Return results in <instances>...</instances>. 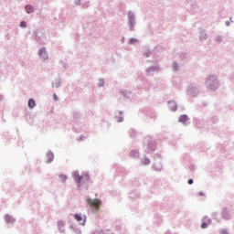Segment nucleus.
<instances>
[{"mask_svg": "<svg viewBox=\"0 0 234 234\" xmlns=\"http://www.w3.org/2000/svg\"><path fill=\"white\" fill-rule=\"evenodd\" d=\"M26 10L27 14H32V12H34V7L32 5H27Z\"/></svg>", "mask_w": 234, "mask_h": 234, "instance_id": "obj_9", "label": "nucleus"}, {"mask_svg": "<svg viewBox=\"0 0 234 234\" xmlns=\"http://www.w3.org/2000/svg\"><path fill=\"white\" fill-rule=\"evenodd\" d=\"M187 120H189V117H187V115H181L178 122H180L181 123H186Z\"/></svg>", "mask_w": 234, "mask_h": 234, "instance_id": "obj_6", "label": "nucleus"}, {"mask_svg": "<svg viewBox=\"0 0 234 234\" xmlns=\"http://www.w3.org/2000/svg\"><path fill=\"white\" fill-rule=\"evenodd\" d=\"M47 157H48V163L50 164V162H52V160H54V154L48 153L47 154Z\"/></svg>", "mask_w": 234, "mask_h": 234, "instance_id": "obj_8", "label": "nucleus"}, {"mask_svg": "<svg viewBox=\"0 0 234 234\" xmlns=\"http://www.w3.org/2000/svg\"><path fill=\"white\" fill-rule=\"evenodd\" d=\"M59 178H60L61 182H65L68 177H67V176H65V175H61V176H59Z\"/></svg>", "mask_w": 234, "mask_h": 234, "instance_id": "obj_11", "label": "nucleus"}, {"mask_svg": "<svg viewBox=\"0 0 234 234\" xmlns=\"http://www.w3.org/2000/svg\"><path fill=\"white\" fill-rule=\"evenodd\" d=\"M174 111H176V106L174 108Z\"/></svg>", "mask_w": 234, "mask_h": 234, "instance_id": "obj_17", "label": "nucleus"}, {"mask_svg": "<svg viewBox=\"0 0 234 234\" xmlns=\"http://www.w3.org/2000/svg\"><path fill=\"white\" fill-rule=\"evenodd\" d=\"M87 202H88L89 206H92L93 207H95V209H100V206H101V201L100 199L88 198Z\"/></svg>", "mask_w": 234, "mask_h": 234, "instance_id": "obj_1", "label": "nucleus"}, {"mask_svg": "<svg viewBox=\"0 0 234 234\" xmlns=\"http://www.w3.org/2000/svg\"><path fill=\"white\" fill-rule=\"evenodd\" d=\"M53 97L55 101H58V95L54 94Z\"/></svg>", "mask_w": 234, "mask_h": 234, "instance_id": "obj_15", "label": "nucleus"}, {"mask_svg": "<svg viewBox=\"0 0 234 234\" xmlns=\"http://www.w3.org/2000/svg\"><path fill=\"white\" fill-rule=\"evenodd\" d=\"M223 218H226V220H229L231 218V216H229V214H228V212H224Z\"/></svg>", "mask_w": 234, "mask_h": 234, "instance_id": "obj_10", "label": "nucleus"}, {"mask_svg": "<svg viewBox=\"0 0 234 234\" xmlns=\"http://www.w3.org/2000/svg\"><path fill=\"white\" fill-rule=\"evenodd\" d=\"M73 178L77 184H81V180H83V176H80L79 172L73 174Z\"/></svg>", "mask_w": 234, "mask_h": 234, "instance_id": "obj_4", "label": "nucleus"}, {"mask_svg": "<svg viewBox=\"0 0 234 234\" xmlns=\"http://www.w3.org/2000/svg\"><path fill=\"white\" fill-rule=\"evenodd\" d=\"M188 184L191 186V184H193V179H189Z\"/></svg>", "mask_w": 234, "mask_h": 234, "instance_id": "obj_16", "label": "nucleus"}, {"mask_svg": "<svg viewBox=\"0 0 234 234\" xmlns=\"http://www.w3.org/2000/svg\"><path fill=\"white\" fill-rule=\"evenodd\" d=\"M39 56H40V58H43L44 59L48 58V56H47V50L45 49V48H40Z\"/></svg>", "mask_w": 234, "mask_h": 234, "instance_id": "obj_5", "label": "nucleus"}, {"mask_svg": "<svg viewBox=\"0 0 234 234\" xmlns=\"http://www.w3.org/2000/svg\"><path fill=\"white\" fill-rule=\"evenodd\" d=\"M28 107L29 109H34V107H36V101H34L33 99H29Z\"/></svg>", "mask_w": 234, "mask_h": 234, "instance_id": "obj_7", "label": "nucleus"}, {"mask_svg": "<svg viewBox=\"0 0 234 234\" xmlns=\"http://www.w3.org/2000/svg\"><path fill=\"white\" fill-rule=\"evenodd\" d=\"M221 234H229V233H228V230H222Z\"/></svg>", "mask_w": 234, "mask_h": 234, "instance_id": "obj_14", "label": "nucleus"}, {"mask_svg": "<svg viewBox=\"0 0 234 234\" xmlns=\"http://www.w3.org/2000/svg\"><path fill=\"white\" fill-rule=\"evenodd\" d=\"M133 154H136V155L138 156L139 154H138L137 151H132V152H131V155L133 156Z\"/></svg>", "mask_w": 234, "mask_h": 234, "instance_id": "obj_13", "label": "nucleus"}, {"mask_svg": "<svg viewBox=\"0 0 234 234\" xmlns=\"http://www.w3.org/2000/svg\"><path fill=\"white\" fill-rule=\"evenodd\" d=\"M211 218L207 217V216H205L203 218H202V224H201V229H206L208 228V226H211Z\"/></svg>", "mask_w": 234, "mask_h": 234, "instance_id": "obj_2", "label": "nucleus"}, {"mask_svg": "<svg viewBox=\"0 0 234 234\" xmlns=\"http://www.w3.org/2000/svg\"><path fill=\"white\" fill-rule=\"evenodd\" d=\"M74 218L77 220V222L82 224V226H85V222H87V217L81 216V214H75Z\"/></svg>", "mask_w": 234, "mask_h": 234, "instance_id": "obj_3", "label": "nucleus"}, {"mask_svg": "<svg viewBox=\"0 0 234 234\" xmlns=\"http://www.w3.org/2000/svg\"><path fill=\"white\" fill-rule=\"evenodd\" d=\"M199 195H201V196H202V195H204V194H202V192H200V193H199Z\"/></svg>", "mask_w": 234, "mask_h": 234, "instance_id": "obj_18", "label": "nucleus"}, {"mask_svg": "<svg viewBox=\"0 0 234 234\" xmlns=\"http://www.w3.org/2000/svg\"><path fill=\"white\" fill-rule=\"evenodd\" d=\"M20 27H21L22 28H26V27H27V22L22 21V22L20 23Z\"/></svg>", "mask_w": 234, "mask_h": 234, "instance_id": "obj_12", "label": "nucleus"}]
</instances>
